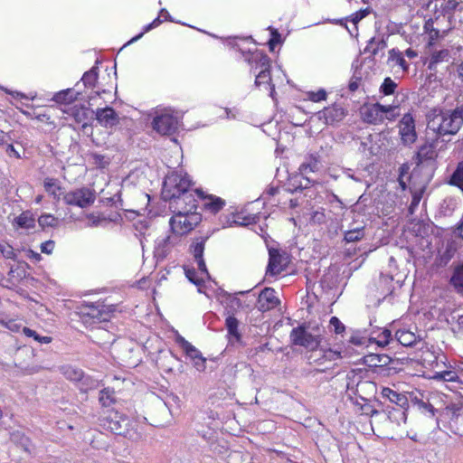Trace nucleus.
Returning a JSON list of instances; mask_svg holds the SVG:
<instances>
[{
	"instance_id": "nucleus-1",
	"label": "nucleus",
	"mask_w": 463,
	"mask_h": 463,
	"mask_svg": "<svg viewBox=\"0 0 463 463\" xmlns=\"http://www.w3.org/2000/svg\"><path fill=\"white\" fill-rule=\"evenodd\" d=\"M463 124V108L430 110L427 115L428 129L438 136L455 135Z\"/></svg>"
},
{
	"instance_id": "nucleus-2",
	"label": "nucleus",
	"mask_w": 463,
	"mask_h": 463,
	"mask_svg": "<svg viewBox=\"0 0 463 463\" xmlns=\"http://www.w3.org/2000/svg\"><path fill=\"white\" fill-rule=\"evenodd\" d=\"M207 241V237L205 238H198L194 240L190 247V251L194 257V264L195 267H185V276L186 278L194 285L198 287V291L203 292L201 286L204 282L206 279H209V273L203 260V251L205 242Z\"/></svg>"
},
{
	"instance_id": "nucleus-3",
	"label": "nucleus",
	"mask_w": 463,
	"mask_h": 463,
	"mask_svg": "<svg viewBox=\"0 0 463 463\" xmlns=\"http://www.w3.org/2000/svg\"><path fill=\"white\" fill-rule=\"evenodd\" d=\"M192 181L187 174L173 172L165 177L163 184L162 194L165 200H172L190 190Z\"/></svg>"
},
{
	"instance_id": "nucleus-4",
	"label": "nucleus",
	"mask_w": 463,
	"mask_h": 463,
	"mask_svg": "<svg viewBox=\"0 0 463 463\" xmlns=\"http://www.w3.org/2000/svg\"><path fill=\"white\" fill-rule=\"evenodd\" d=\"M175 214L170 218L169 225L172 232L184 239L201 222V214L189 213L181 209L173 210Z\"/></svg>"
},
{
	"instance_id": "nucleus-5",
	"label": "nucleus",
	"mask_w": 463,
	"mask_h": 463,
	"mask_svg": "<svg viewBox=\"0 0 463 463\" xmlns=\"http://www.w3.org/2000/svg\"><path fill=\"white\" fill-rule=\"evenodd\" d=\"M184 239L174 232L158 236L155 241L154 254L157 260H164L183 245Z\"/></svg>"
},
{
	"instance_id": "nucleus-6",
	"label": "nucleus",
	"mask_w": 463,
	"mask_h": 463,
	"mask_svg": "<svg viewBox=\"0 0 463 463\" xmlns=\"http://www.w3.org/2000/svg\"><path fill=\"white\" fill-rule=\"evenodd\" d=\"M153 128L161 135L174 134L179 126V118L171 109H164L156 112L154 118Z\"/></svg>"
},
{
	"instance_id": "nucleus-7",
	"label": "nucleus",
	"mask_w": 463,
	"mask_h": 463,
	"mask_svg": "<svg viewBox=\"0 0 463 463\" xmlns=\"http://www.w3.org/2000/svg\"><path fill=\"white\" fill-rule=\"evenodd\" d=\"M253 61L256 62V69H260V71L256 75V86L263 87L265 90H269L270 97H273L275 89L274 85L271 83L269 58L264 54H257L253 57Z\"/></svg>"
},
{
	"instance_id": "nucleus-8",
	"label": "nucleus",
	"mask_w": 463,
	"mask_h": 463,
	"mask_svg": "<svg viewBox=\"0 0 463 463\" xmlns=\"http://www.w3.org/2000/svg\"><path fill=\"white\" fill-rule=\"evenodd\" d=\"M249 291H239L234 295L225 294L222 296V304L227 311L228 315H232L233 313L244 308L250 307L254 300L255 296H248Z\"/></svg>"
},
{
	"instance_id": "nucleus-9",
	"label": "nucleus",
	"mask_w": 463,
	"mask_h": 463,
	"mask_svg": "<svg viewBox=\"0 0 463 463\" xmlns=\"http://www.w3.org/2000/svg\"><path fill=\"white\" fill-rule=\"evenodd\" d=\"M96 199L95 193L89 188L82 187L66 193L63 201L66 204L86 208L91 205Z\"/></svg>"
},
{
	"instance_id": "nucleus-10",
	"label": "nucleus",
	"mask_w": 463,
	"mask_h": 463,
	"mask_svg": "<svg viewBox=\"0 0 463 463\" xmlns=\"http://www.w3.org/2000/svg\"><path fill=\"white\" fill-rule=\"evenodd\" d=\"M176 341L192 361L194 367L198 372H204L206 369V358L203 356L202 353L181 335L177 336Z\"/></svg>"
},
{
	"instance_id": "nucleus-11",
	"label": "nucleus",
	"mask_w": 463,
	"mask_h": 463,
	"mask_svg": "<svg viewBox=\"0 0 463 463\" xmlns=\"http://www.w3.org/2000/svg\"><path fill=\"white\" fill-rule=\"evenodd\" d=\"M291 341L294 345L303 346L308 350H316L320 339L318 336L313 335L302 327L294 328L290 334Z\"/></svg>"
},
{
	"instance_id": "nucleus-12",
	"label": "nucleus",
	"mask_w": 463,
	"mask_h": 463,
	"mask_svg": "<svg viewBox=\"0 0 463 463\" xmlns=\"http://www.w3.org/2000/svg\"><path fill=\"white\" fill-rule=\"evenodd\" d=\"M399 133L404 146H411L416 141L415 122L410 113L403 115L402 118L399 123Z\"/></svg>"
},
{
	"instance_id": "nucleus-13",
	"label": "nucleus",
	"mask_w": 463,
	"mask_h": 463,
	"mask_svg": "<svg viewBox=\"0 0 463 463\" xmlns=\"http://www.w3.org/2000/svg\"><path fill=\"white\" fill-rule=\"evenodd\" d=\"M170 201V208L174 210L181 209L189 213H197L196 200L192 191L189 190L183 194L174 197Z\"/></svg>"
},
{
	"instance_id": "nucleus-14",
	"label": "nucleus",
	"mask_w": 463,
	"mask_h": 463,
	"mask_svg": "<svg viewBox=\"0 0 463 463\" xmlns=\"http://www.w3.org/2000/svg\"><path fill=\"white\" fill-rule=\"evenodd\" d=\"M318 120L326 125L341 121L345 117V111L340 105H333L318 111L316 114Z\"/></svg>"
},
{
	"instance_id": "nucleus-15",
	"label": "nucleus",
	"mask_w": 463,
	"mask_h": 463,
	"mask_svg": "<svg viewBox=\"0 0 463 463\" xmlns=\"http://www.w3.org/2000/svg\"><path fill=\"white\" fill-rule=\"evenodd\" d=\"M279 304L277 292L271 288H265L259 295L258 309L261 312L271 310Z\"/></svg>"
},
{
	"instance_id": "nucleus-16",
	"label": "nucleus",
	"mask_w": 463,
	"mask_h": 463,
	"mask_svg": "<svg viewBox=\"0 0 463 463\" xmlns=\"http://www.w3.org/2000/svg\"><path fill=\"white\" fill-rule=\"evenodd\" d=\"M383 105L380 103L367 104L361 108V116L364 121L370 124L383 123Z\"/></svg>"
},
{
	"instance_id": "nucleus-17",
	"label": "nucleus",
	"mask_w": 463,
	"mask_h": 463,
	"mask_svg": "<svg viewBox=\"0 0 463 463\" xmlns=\"http://www.w3.org/2000/svg\"><path fill=\"white\" fill-rule=\"evenodd\" d=\"M11 223L14 231L29 232L35 228V218L30 211H25L14 217Z\"/></svg>"
},
{
	"instance_id": "nucleus-18",
	"label": "nucleus",
	"mask_w": 463,
	"mask_h": 463,
	"mask_svg": "<svg viewBox=\"0 0 463 463\" xmlns=\"http://www.w3.org/2000/svg\"><path fill=\"white\" fill-rule=\"evenodd\" d=\"M128 419L120 415L117 411L111 412L107 420L105 426L111 432L121 435L125 432L128 426Z\"/></svg>"
},
{
	"instance_id": "nucleus-19",
	"label": "nucleus",
	"mask_w": 463,
	"mask_h": 463,
	"mask_svg": "<svg viewBox=\"0 0 463 463\" xmlns=\"http://www.w3.org/2000/svg\"><path fill=\"white\" fill-rule=\"evenodd\" d=\"M95 115L97 121L104 128H112L119 122L118 115L110 107L98 109Z\"/></svg>"
},
{
	"instance_id": "nucleus-20",
	"label": "nucleus",
	"mask_w": 463,
	"mask_h": 463,
	"mask_svg": "<svg viewBox=\"0 0 463 463\" xmlns=\"http://www.w3.org/2000/svg\"><path fill=\"white\" fill-rule=\"evenodd\" d=\"M66 112L72 117L77 123L81 124L83 128L89 126V121L92 119L94 114V111L84 106H73Z\"/></svg>"
},
{
	"instance_id": "nucleus-21",
	"label": "nucleus",
	"mask_w": 463,
	"mask_h": 463,
	"mask_svg": "<svg viewBox=\"0 0 463 463\" xmlns=\"http://www.w3.org/2000/svg\"><path fill=\"white\" fill-rule=\"evenodd\" d=\"M83 316L89 317L93 323L106 321L109 318V311L101 303H95L88 306L86 311L82 312Z\"/></svg>"
},
{
	"instance_id": "nucleus-22",
	"label": "nucleus",
	"mask_w": 463,
	"mask_h": 463,
	"mask_svg": "<svg viewBox=\"0 0 463 463\" xmlns=\"http://www.w3.org/2000/svg\"><path fill=\"white\" fill-rule=\"evenodd\" d=\"M286 265L285 259L276 250H269V261L266 274L275 276L279 274Z\"/></svg>"
},
{
	"instance_id": "nucleus-23",
	"label": "nucleus",
	"mask_w": 463,
	"mask_h": 463,
	"mask_svg": "<svg viewBox=\"0 0 463 463\" xmlns=\"http://www.w3.org/2000/svg\"><path fill=\"white\" fill-rule=\"evenodd\" d=\"M80 92L73 89H66L54 94L52 100L60 104H71L78 99Z\"/></svg>"
},
{
	"instance_id": "nucleus-24",
	"label": "nucleus",
	"mask_w": 463,
	"mask_h": 463,
	"mask_svg": "<svg viewBox=\"0 0 463 463\" xmlns=\"http://www.w3.org/2000/svg\"><path fill=\"white\" fill-rule=\"evenodd\" d=\"M381 393L383 397L388 399L390 402L401 406L404 407L407 405V398L404 394L399 393L388 387H383Z\"/></svg>"
},
{
	"instance_id": "nucleus-25",
	"label": "nucleus",
	"mask_w": 463,
	"mask_h": 463,
	"mask_svg": "<svg viewBox=\"0 0 463 463\" xmlns=\"http://www.w3.org/2000/svg\"><path fill=\"white\" fill-rule=\"evenodd\" d=\"M449 52L448 50H440L431 54L430 58L425 61L428 64V69L435 71L439 63L449 61Z\"/></svg>"
},
{
	"instance_id": "nucleus-26",
	"label": "nucleus",
	"mask_w": 463,
	"mask_h": 463,
	"mask_svg": "<svg viewBox=\"0 0 463 463\" xmlns=\"http://www.w3.org/2000/svg\"><path fill=\"white\" fill-rule=\"evenodd\" d=\"M395 337L397 341L404 346H411L417 342L416 335L407 329L397 330L395 333Z\"/></svg>"
},
{
	"instance_id": "nucleus-27",
	"label": "nucleus",
	"mask_w": 463,
	"mask_h": 463,
	"mask_svg": "<svg viewBox=\"0 0 463 463\" xmlns=\"http://www.w3.org/2000/svg\"><path fill=\"white\" fill-rule=\"evenodd\" d=\"M10 439L16 445L21 446V448L25 450L29 451L31 447V441L30 439L24 435V433L22 430H13L10 433Z\"/></svg>"
},
{
	"instance_id": "nucleus-28",
	"label": "nucleus",
	"mask_w": 463,
	"mask_h": 463,
	"mask_svg": "<svg viewBox=\"0 0 463 463\" xmlns=\"http://www.w3.org/2000/svg\"><path fill=\"white\" fill-rule=\"evenodd\" d=\"M319 169V161L314 156H310L306 159V161L300 165L299 172L301 175H307L309 173H315Z\"/></svg>"
},
{
	"instance_id": "nucleus-29",
	"label": "nucleus",
	"mask_w": 463,
	"mask_h": 463,
	"mask_svg": "<svg viewBox=\"0 0 463 463\" xmlns=\"http://www.w3.org/2000/svg\"><path fill=\"white\" fill-rule=\"evenodd\" d=\"M386 42L383 38H372L364 49V52H370L375 56L377 53L386 48Z\"/></svg>"
},
{
	"instance_id": "nucleus-30",
	"label": "nucleus",
	"mask_w": 463,
	"mask_h": 463,
	"mask_svg": "<svg viewBox=\"0 0 463 463\" xmlns=\"http://www.w3.org/2000/svg\"><path fill=\"white\" fill-rule=\"evenodd\" d=\"M61 371L65 378L70 381H80L83 378L82 371L71 365L62 366Z\"/></svg>"
},
{
	"instance_id": "nucleus-31",
	"label": "nucleus",
	"mask_w": 463,
	"mask_h": 463,
	"mask_svg": "<svg viewBox=\"0 0 463 463\" xmlns=\"http://www.w3.org/2000/svg\"><path fill=\"white\" fill-rule=\"evenodd\" d=\"M45 191L52 195L55 199H60L61 196V187L56 179L53 178H46L43 183Z\"/></svg>"
},
{
	"instance_id": "nucleus-32",
	"label": "nucleus",
	"mask_w": 463,
	"mask_h": 463,
	"mask_svg": "<svg viewBox=\"0 0 463 463\" xmlns=\"http://www.w3.org/2000/svg\"><path fill=\"white\" fill-rule=\"evenodd\" d=\"M225 326L228 330V333L231 336L234 337L236 340H239L241 335L239 333V321L232 315H228L225 320Z\"/></svg>"
},
{
	"instance_id": "nucleus-33",
	"label": "nucleus",
	"mask_w": 463,
	"mask_h": 463,
	"mask_svg": "<svg viewBox=\"0 0 463 463\" xmlns=\"http://www.w3.org/2000/svg\"><path fill=\"white\" fill-rule=\"evenodd\" d=\"M389 61L395 62V64L401 67L404 71H407L409 69V64L404 60L402 52L396 49L389 51Z\"/></svg>"
},
{
	"instance_id": "nucleus-34",
	"label": "nucleus",
	"mask_w": 463,
	"mask_h": 463,
	"mask_svg": "<svg viewBox=\"0 0 463 463\" xmlns=\"http://www.w3.org/2000/svg\"><path fill=\"white\" fill-rule=\"evenodd\" d=\"M224 204H225V203L222 198L215 197L213 195L209 196L207 198V201L204 203L205 208L213 213L222 210V207L224 206Z\"/></svg>"
},
{
	"instance_id": "nucleus-35",
	"label": "nucleus",
	"mask_w": 463,
	"mask_h": 463,
	"mask_svg": "<svg viewBox=\"0 0 463 463\" xmlns=\"http://www.w3.org/2000/svg\"><path fill=\"white\" fill-rule=\"evenodd\" d=\"M450 282L458 292L463 294V264L455 269Z\"/></svg>"
},
{
	"instance_id": "nucleus-36",
	"label": "nucleus",
	"mask_w": 463,
	"mask_h": 463,
	"mask_svg": "<svg viewBox=\"0 0 463 463\" xmlns=\"http://www.w3.org/2000/svg\"><path fill=\"white\" fill-rule=\"evenodd\" d=\"M39 225L44 229L48 227H57L59 224V219L51 213H43L38 218Z\"/></svg>"
},
{
	"instance_id": "nucleus-37",
	"label": "nucleus",
	"mask_w": 463,
	"mask_h": 463,
	"mask_svg": "<svg viewBox=\"0 0 463 463\" xmlns=\"http://www.w3.org/2000/svg\"><path fill=\"white\" fill-rule=\"evenodd\" d=\"M392 333L389 329H383L377 336H371L370 341L381 347L386 346L392 341Z\"/></svg>"
},
{
	"instance_id": "nucleus-38",
	"label": "nucleus",
	"mask_w": 463,
	"mask_h": 463,
	"mask_svg": "<svg viewBox=\"0 0 463 463\" xmlns=\"http://www.w3.org/2000/svg\"><path fill=\"white\" fill-rule=\"evenodd\" d=\"M383 122L387 119L390 121L394 120L397 117L400 116L399 105L392 104V105H383Z\"/></svg>"
},
{
	"instance_id": "nucleus-39",
	"label": "nucleus",
	"mask_w": 463,
	"mask_h": 463,
	"mask_svg": "<svg viewBox=\"0 0 463 463\" xmlns=\"http://www.w3.org/2000/svg\"><path fill=\"white\" fill-rule=\"evenodd\" d=\"M420 359L425 364L433 365L436 364L437 366L439 365L438 354L435 351L430 350L429 347H426L425 350L421 351Z\"/></svg>"
},
{
	"instance_id": "nucleus-40",
	"label": "nucleus",
	"mask_w": 463,
	"mask_h": 463,
	"mask_svg": "<svg viewBox=\"0 0 463 463\" xmlns=\"http://www.w3.org/2000/svg\"><path fill=\"white\" fill-rule=\"evenodd\" d=\"M98 80V68L92 67L90 71H86L81 80L85 87H93Z\"/></svg>"
},
{
	"instance_id": "nucleus-41",
	"label": "nucleus",
	"mask_w": 463,
	"mask_h": 463,
	"mask_svg": "<svg viewBox=\"0 0 463 463\" xmlns=\"http://www.w3.org/2000/svg\"><path fill=\"white\" fill-rule=\"evenodd\" d=\"M397 89V84L390 77L384 79L383 84L380 87V92L385 96L392 95Z\"/></svg>"
},
{
	"instance_id": "nucleus-42",
	"label": "nucleus",
	"mask_w": 463,
	"mask_h": 463,
	"mask_svg": "<svg viewBox=\"0 0 463 463\" xmlns=\"http://www.w3.org/2000/svg\"><path fill=\"white\" fill-rule=\"evenodd\" d=\"M23 334L27 337H32L35 341H37L40 344H49L52 342V337L50 336H41L38 335L34 330L29 328V327H23Z\"/></svg>"
},
{
	"instance_id": "nucleus-43",
	"label": "nucleus",
	"mask_w": 463,
	"mask_h": 463,
	"mask_svg": "<svg viewBox=\"0 0 463 463\" xmlns=\"http://www.w3.org/2000/svg\"><path fill=\"white\" fill-rule=\"evenodd\" d=\"M364 237V229L363 228H355L354 230H350L345 233V240L347 242H354L361 240Z\"/></svg>"
},
{
	"instance_id": "nucleus-44",
	"label": "nucleus",
	"mask_w": 463,
	"mask_h": 463,
	"mask_svg": "<svg viewBox=\"0 0 463 463\" xmlns=\"http://www.w3.org/2000/svg\"><path fill=\"white\" fill-rule=\"evenodd\" d=\"M307 99L313 102H319L322 100H326L327 97V93L324 89H320L317 91H308L307 92Z\"/></svg>"
},
{
	"instance_id": "nucleus-45",
	"label": "nucleus",
	"mask_w": 463,
	"mask_h": 463,
	"mask_svg": "<svg viewBox=\"0 0 463 463\" xmlns=\"http://www.w3.org/2000/svg\"><path fill=\"white\" fill-rule=\"evenodd\" d=\"M254 219L255 218L253 216H247L242 218L240 214H237L232 217V222L227 221L226 223L228 226H232V224L249 225L254 222Z\"/></svg>"
},
{
	"instance_id": "nucleus-46",
	"label": "nucleus",
	"mask_w": 463,
	"mask_h": 463,
	"mask_svg": "<svg viewBox=\"0 0 463 463\" xmlns=\"http://www.w3.org/2000/svg\"><path fill=\"white\" fill-rule=\"evenodd\" d=\"M456 377L457 375L453 371H442L436 372L432 378L435 380L452 382L455 381Z\"/></svg>"
},
{
	"instance_id": "nucleus-47",
	"label": "nucleus",
	"mask_w": 463,
	"mask_h": 463,
	"mask_svg": "<svg viewBox=\"0 0 463 463\" xmlns=\"http://www.w3.org/2000/svg\"><path fill=\"white\" fill-rule=\"evenodd\" d=\"M162 23V20L160 19V16L156 17L152 23H150L149 24L146 25L144 31L142 33H140L138 35L135 36L134 38H132L128 43H134L137 40H139L145 33H147L149 32L150 30L157 27L160 24Z\"/></svg>"
},
{
	"instance_id": "nucleus-48",
	"label": "nucleus",
	"mask_w": 463,
	"mask_h": 463,
	"mask_svg": "<svg viewBox=\"0 0 463 463\" xmlns=\"http://www.w3.org/2000/svg\"><path fill=\"white\" fill-rule=\"evenodd\" d=\"M0 325L5 326L6 328H8L10 331L13 332H19L20 330L23 331V326L14 319H9V320H0Z\"/></svg>"
},
{
	"instance_id": "nucleus-49",
	"label": "nucleus",
	"mask_w": 463,
	"mask_h": 463,
	"mask_svg": "<svg viewBox=\"0 0 463 463\" xmlns=\"http://www.w3.org/2000/svg\"><path fill=\"white\" fill-rule=\"evenodd\" d=\"M453 183L456 184L463 192V163L459 164L456 172L452 175Z\"/></svg>"
},
{
	"instance_id": "nucleus-50",
	"label": "nucleus",
	"mask_w": 463,
	"mask_h": 463,
	"mask_svg": "<svg viewBox=\"0 0 463 463\" xmlns=\"http://www.w3.org/2000/svg\"><path fill=\"white\" fill-rule=\"evenodd\" d=\"M329 323L335 334H342L345 329V325L336 317H331Z\"/></svg>"
},
{
	"instance_id": "nucleus-51",
	"label": "nucleus",
	"mask_w": 463,
	"mask_h": 463,
	"mask_svg": "<svg viewBox=\"0 0 463 463\" xmlns=\"http://www.w3.org/2000/svg\"><path fill=\"white\" fill-rule=\"evenodd\" d=\"M0 252L6 259H14L15 257L14 250L9 244L0 243Z\"/></svg>"
},
{
	"instance_id": "nucleus-52",
	"label": "nucleus",
	"mask_w": 463,
	"mask_h": 463,
	"mask_svg": "<svg viewBox=\"0 0 463 463\" xmlns=\"http://www.w3.org/2000/svg\"><path fill=\"white\" fill-rule=\"evenodd\" d=\"M431 24L430 23H426L424 29L428 33L429 36V44L431 45L433 42L439 38V32L435 29H430Z\"/></svg>"
},
{
	"instance_id": "nucleus-53",
	"label": "nucleus",
	"mask_w": 463,
	"mask_h": 463,
	"mask_svg": "<svg viewBox=\"0 0 463 463\" xmlns=\"http://www.w3.org/2000/svg\"><path fill=\"white\" fill-rule=\"evenodd\" d=\"M112 401V392L109 390H103L100 392L99 402L103 406H109Z\"/></svg>"
},
{
	"instance_id": "nucleus-54",
	"label": "nucleus",
	"mask_w": 463,
	"mask_h": 463,
	"mask_svg": "<svg viewBox=\"0 0 463 463\" xmlns=\"http://www.w3.org/2000/svg\"><path fill=\"white\" fill-rule=\"evenodd\" d=\"M54 249V241H47L41 244V250L43 253L51 254L53 251Z\"/></svg>"
},
{
	"instance_id": "nucleus-55",
	"label": "nucleus",
	"mask_w": 463,
	"mask_h": 463,
	"mask_svg": "<svg viewBox=\"0 0 463 463\" xmlns=\"http://www.w3.org/2000/svg\"><path fill=\"white\" fill-rule=\"evenodd\" d=\"M311 220L316 223H321L325 222V214L323 212L316 211L311 216Z\"/></svg>"
},
{
	"instance_id": "nucleus-56",
	"label": "nucleus",
	"mask_w": 463,
	"mask_h": 463,
	"mask_svg": "<svg viewBox=\"0 0 463 463\" xmlns=\"http://www.w3.org/2000/svg\"><path fill=\"white\" fill-rule=\"evenodd\" d=\"M3 90H5L6 93L10 94L12 97H14V99H29V97L22 92H19V91H11L7 89H5L3 87H0ZM33 97L30 98V99H33Z\"/></svg>"
},
{
	"instance_id": "nucleus-57",
	"label": "nucleus",
	"mask_w": 463,
	"mask_h": 463,
	"mask_svg": "<svg viewBox=\"0 0 463 463\" xmlns=\"http://www.w3.org/2000/svg\"><path fill=\"white\" fill-rule=\"evenodd\" d=\"M89 220V226H98L101 222L102 219L95 214H89L87 216Z\"/></svg>"
},
{
	"instance_id": "nucleus-58",
	"label": "nucleus",
	"mask_w": 463,
	"mask_h": 463,
	"mask_svg": "<svg viewBox=\"0 0 463 463\" xmlns=\"http://www.w3.org/2000/svg\"><path fill=\"white\" fill-rule=\"evenodd\" d=\"M368 13H369V12H368V10H367V9H365V10H362V11H360V12H358V13H356V14H354L353 15V19H352V21H353L354 24H356V23H358L360 20H362L364 16H366V15L368 14Z\"/></svg>"
},
{
	"instance_id": "nucleus-59",
	"label": "nucleus",
	"mask_w": 463,
	"mask_h": 463,
	"mask_svg": "<svg viewBox=\"0 0 463 463\" xmlns=\"http://www.w3.org/2000/svg\"><path fill=\"white\" fill-rule=\"evenodd\" d=\"M326 357L328 360H335L340 357V353L333 350H328L326 353Z\"/></svg>"
},
{
	"instance_id": "nucleus-60",
	"label": "nucleus",
	"mask_w": 463,
	"mask_h": 463,
	"mask_svg": "<svg viewBox=\"0 0 463 463\" xmlns=\"http://www.w3.org/2000/svg\"><path fill=\"white\" fill-rule=\"evenodd\" d=\"M223 113L224 115H221L220 117L226 118L228 119L236 118V114L232 109H224Z\"/></svg>"
},
{
	"instance_id": "nucleus-61",
	"label": "nucleus",
	"mask_w": 463,
	"mask_h": 463,
	"mask_svg": "<svg viewBox=\"0 0 463 463\" xmlns=\"http://www.w3.org/2000/svg\"><path fill=\"white\" fill-rule=\"evenodd\" d=\"M418 402V404H419V406H420V407H421V408H424V409L428 410L429 411H430V412L433 414V407H432V405H431V404L427 403V402H422V401H420V402Z\"/></svg>"
},
{
	"instance_id": "nucleus-62",
	"label": "nucleus",
	"mask_w": 463,
	"mask_h": 463,
	"mask_svg": "<svg viewBox=\"0 0 463 463\" xmlns=\"http://www.w3.org/2000/svg\"><path fill=\"white\" fill-rule=\"evenodd\" d=\"M272 34H273V38L269 41V45H270L271 49L273 48V45L279 41V34L278 33L277 31H274L272 33Z\"/></svg>"
},
{
	"instance_id": "nucleus-63",
	"label": "nucleus",
	"mask_w": 463,
	"mask_h": 463,
	"mask_svg": "<svg viewBox=\"0 0 463 463\" xmlns=\"http://www.w3.org/2000/svg\"><path fill=\"white\" fill-rule=\"evenodd\" d=\"M159 16H160V17H161V16H164V18H165V21H173V20H172V18H171V16H170V14H169V13H168V12H167V10H166V9H165V8L161 9V11H160V15H159Z\"/></svg>"
},
{
	"instance_id": "nucleus-64",
	"label": "nucleus",
	"mask_w": 463,
	"mask_h": 463,
	"mask_svg": "<svg viewBox=\"0 0 463 463\" xmlns=\"http://www.w3.org/2000/svg\"><path fill=\"white\" fill-rule=\"evenodd\" d=\"M405 55L410 59H413V58L417 57L418 53L415 51H413L412 49H407L405 51Z\"/></svg>"
}]
</instances>
